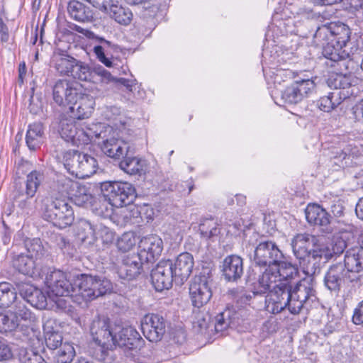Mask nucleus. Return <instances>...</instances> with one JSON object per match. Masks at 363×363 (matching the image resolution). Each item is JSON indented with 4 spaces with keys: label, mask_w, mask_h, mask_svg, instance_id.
<instances>
[{
    "label": "nucleus",
    "mask_w": 363,
    "mask_h": 363,
    "mask_svg": "<svg viewBox=\"0 0 363 363\" xmlns=\"http://www.w3.org/2000/svg\"><path fill=\"white\" fill-rule=\"evenodd\" d=\"M274 267L265 269L257 281L259 293H269L266 299V310L277 314L286 307L292 314H298L303 307L311 306L316 300V292L308 280H301L292 288L288 283L279 281Z\"/></svg>",
    "instance_id": "nucleus-1"
},
{
    "label": "nucleus",
    "mask_w": 363,
    "mask_h": 363,
    "mask_svg": "<svg viewBox=\"0 0 363 363\" xmlns=\"http://www.w3.org/2000/svg\"><path fill=\"white\" fill-rule=\"evenodd\" d=\"M351 31L342 22H330L318 27L314 35L315 41L323 46V55L329 61L337 63L341 68L350 69L354 61L350 58L348 49Z\"/></svg>",
    "instance_id": "nucleus-2"
},
{
    "label": "nucleus",
    "mask_w": 363,
    "mask_h": 363,
    "mask_svg": "<svg viewBox=\"0 0 363 363\" xmlns=\"http://www.w3.org/2000/svg\"><path fill=\"white\" fill-rule=\"evenodd\" d=\"M72 301L79 304L86 303L113 289L112 283L107 279L82 274L74 278Z\"/></svg>",
    "instance_id": "nucleus-3"
},
{
    "label": "nucleus",
    "mask_w": 363,
    "mask_h": 363,
    "mask_svg": "<svg viewBox=\"0 0 363 363\" xmlns=\"http://www.w3.org/2000/svg\"><path fill=\"white\" fill-rule=\"evenodd\" d=\"M43 217L59 228L71 225L74 213L71 203L65 198L45 197L43 200Z\"/></svg>",
    "instance_id": "nucleus-4"
},
{
    "label": "nucleus",
    "mask_w": 363,
    "mask_h": 363,
    "mask_svg": "<svg viewBox=\"0 0 363 363\" xmlns=\"http://www.w3.org/2000/svg\"><path fill=\"white\" fill-rule=\"evenodd\" d=\"M305 215L309 224L318 226L320 231L326 234H342L351 230L350 225L340 220L333 219L330 213L318 204H308L305 210Z\"/></svg>",
    "instance_id": "nucleus-5"
},
{
    "label": "nucleus",
    "mask_w": 363,
    "mask_h": 363,
    "mask_svg": "<svg viewBox=\"0 0 363 363\" xmlns=\"http://www.w3.org/2000/svg\"><path fill=\"white\" fill-rule=\"evenodd\" d=\"M49 297L70 296L74 294V279L71 281L67 274L61 270L48 269L45 277Z\"/></svg>",
    "instance_id": "nucleus-6"
},
{
    "label": "nucleus",
    "mask_w": 363,
    "mask_h": 363,
    "mask_svg": "<svg viewBox=\"0 0 363 363\" xmlns=\"http://www.w3.org/2000/svg\"><path fill=\"white\" fill-rule=\"evenodd\" d=\"M101 192L110 205L122 207L131 202L130 197L135 193L133 185L128 182H108L101 184Z\"/></svg>",
    "instance_id": "nucleus-7"
},
{
    "label": "nucleus",
    "mask_w": 363,
    "mask_h": 363,
    "mask_svg": "<svg viewBox=\"0 0 363 363\" xmlns=\"http://www.w3.org/2000/svg\"><path fill=\"white\" fill-rule=\"evenodd\" d=\"M346 247L347 243L342 238H334L332 240H329L324 237H316L309 252L324 264L341 255Z\"/></svg>",
    "instance_id": "nucleus-8"
},
{
    "label": "nucleus",
    "mask_w": 363,
    "mask_h": 363,
    "mask_svg": "<svg viewBox=\"0 0 363 363\" xmlns=\"http://www.w3.org/2000/svg\"><path fill=\"white\" fill-rule=\"evenodd\" d=\"M359 277L356 274H348L342 263L331 265L324 276V285L333 294L338 295L341 289L349 282H357Z\"/></svg>",
    "instance_id": "nucleus-9"
},
{
    "label": "nucleus",
    "mask_w": 363,
    "mask_h": 363,
    "mask_svg": "<svg viewBox=\"0 0 363 363\" xmlns=\"http://www.w3.org/2000/svg\"><path fill=\"white\" fill-rule=\"evenodd\" d=\"M284 259L282 252L275 242L271 240L259 242L255 247L252 262L259 267H274V266Z\"/></svg>",
    "instance_id": "nucleus-10"
},
{
    "label": "nucleus",
    "mask_w": 363,
    "mask_h": 363,
    "mask_svg": "<svg viewBox=\"0 0 363 363\" xmlns=\"http://www.w3.org/2000/svg\"><path fill=\"white\" fill-rule=\"evenodd\" d=\"M211 273H201L195 276L189 286V294L194 306L200 308L206 304L212 296Z\"/></svg>",
    "instance_id": "nucleus-11"
},
{
    "label": "nucleus",
    "mask_w": 363,
    "mask_h": 363,
    "mask_svg": "<svg viewBox=\"0 0 363 363\" xmlns=\"http://www.w3.org/2000/svg\"><path fill=\"white\" fill-rule=\"evenodd\" d=\"M82 91V86L77 82L66 79L57 81L52 89L54 101L60 106H70L77 99Z\"/></svg>",
    "instance_id": "nucleus-12"
},
{
    "label": "nucleus",
    "mask_w": 363,
    "mask_h": 363,
    "mask_svg": "<svg viewBox=\"0 0 363 363\" xmlns=\"http://www.w3.org/2000/svg\"><path fill=\"white\" fill-rule=\"evenodd\" d=\"M315 89L311 79L297 80L281 92V99L284 104H296L307 97Z\"/></svg>",
    "instance_id": "nucleus-13"
},
{
    "label": "nucleus",
    "mask_w": 363,
    "mask_h": 363,
    "mask_svg": "<svg viewBox=\"0 0 363 363\" xmlns=\"http://www.w3.org/2000/svg\"><path fill=\"white\" fill-rule=\"evenodd\" d=\"M45 344L50 350H57L55 359L56 363H70L75 355V351L72 344L65 342L62 344V337L59 333H51L45 335Z\"/></svg>",
    "instance_id": "nucleus-14"
},
{
    "label": "nucleus",
    "mask_w": 363,
    "mask_h": 363,
    "mask_svg": "<svg viewBox=\"0 0 363 363\" xmlns=\"http://www.w3.org/2000/svg\"><path fill=\"white\" fill-rule=\"evenodd\" d=\"M174 277L173 262L170 260L160 262L151 272L152 284L157 291L169 289Z\"/></svg>",
    "instance_id": "nucleus-15"
},
{
    "label": "nucleus",
    "mask_w": 363,
    "mask_h": 363,
    "mask_svg": "<svg viewBox=\"0 0 363 363\" xmlns=\"http://www.w3.org/2000/svg\"><path fill=\"white\" fill-rule=\"evenodd\" d=\"M165 328L164 319L157 314H147L141 321L142 332L150 342L160 341L165 333Z\"/></svg>",
    "instance_id": "nucleus-16"
},
{
    "label": "nucleus",
    "mask_w": 363,
    "mask_h": 363,
    "mask_svg": "<svg viewBox=\"0 0 363 363\" xmlns=\"http://www.w3.org/2000/svg\"><path fill=\"white\" fill-rule=\"evenodd\" d=\"M90 333L98 347H113L114 328H112L108 319L98 318L92 321Z\"/></svg>",
    "instance_id": "nucleus-17"
},
{
    "label": "nucleus",
    "mask_w": 363,
    "mask_h": 363,
    "mask_svg": "<svg viewBox=\"0 0 363 363\" xmlns=\"http://www.w3.org/2000/svg\"><path fill=\"white\" fill-rule=\"evenodd\" d=\"M143 339L133 327L114 328L113 347H125L129 350L137 349L142 346Z\"/></svg>",
    "instance_id": "nucleus-18"
},
{
    "label": "nucleus",
    "mask_w": 363,
    "mask_h": 363,
    "mask_svg": "<svg viewBox=\"0 0 363 363\" xmlns=\"http://www.w3.org/2000/svg\"><path fill=\"white\" fill-rule=\"evenodd\" d=\"M139 256L146 262H155L163 250V241L156 235L143 238L139 243Z\"/></svg>",
    "instance_id": "nucleus-19"
},
{
    "label": "nucleus",
    "mask_w": 363,
    "mask_h": 363,
    "mask_svg": "<svg viewBox=\"0 0 363 363\" xmlns=\"http://www.w3.org/2000/svg\"><path fill=\"white\" fill-rule=\"evenodd\" d=\"M144 263L146 262L138 253L125 255L118 267L117 273L121 279L132 280L140 274Z\"/></svg>",
    "instance_id": "nucleus-20"
},
{
    "label": "nucleus",
    "mask_w": 363,
    "mask_h": 363,
    "mask_svg": "<svg viewBox=\"0 0 363 363\" xmlns=\"http://www.w3.org/2000/svg\"><path fill=\"white\" fill-rule=\"evenodd\" d=\"M112 131V128L102 123H92L89 125L81 126L78 133V147L96 142V140L104 139L107 133Z\"/></svg>",
    "instance_id": "nucleus-21"
},
{
    "label": "nucleus",
    "mask_w": 363,
    "mask_h": 363,
    "mask_svg": "<svg viewBox=\"0 0 363 363\" xmlns=\"http://www.w3.org/2000/svg\"><path fill=\"white\" fill-rule=\"evenodd\" d=\"M77 96L69 107L72 117L79 120L90 117L94 109V98L89 94L82 93V91Z\"/></svg>",
    "instance_id": "nucleus-22"
},
{
    "label": "nucleus",
    "mask_w": 363,
    "mask_h": 363,
    "mask_svg": "<svg viewBox=\"0 0 363 363\" xmlns=\"http://www.w3.org/2000/svg\"><path fill=\"white\" fill-rule=\"evenodd\" d=\"M328 66L336 68L338 72L334 77H330L328 79V85L330 87H333L335 89H347L352 86V79L350 74L355 67V63L353 65H350V69H346L345 67L342 68L335 62L329 61L326 62Z\"/></svg>",
    "instance_id": "nucleus-23"
},
{
    "label": "nucleus",
    "mask_w": 363,
    "mask_h": 363,
    "mask_svg": "<svg viewBox=\"0 0 363 363\" xmlns=\"http://www.w3.org/2000/svg\"><path fill=\"white\" fill-rule=\"evenodd\" d=\"M13 264L23 274L33 278L43 277V270L39 268L40 262L26 255H18L13 259Z\"/></svg>",
    "instance_id": "nucleus-24"
},
{
    "label": "nucleus",
    "mask_w": 363,
    "mask_h": 363,
    "mask_svg": "<svg viewBox=\"0 0 363 363\" xmlns=\"http://www.w3.org/2000/svg\"><path fill=\"white\" fill-rule=\"evenodd\" d=\"M194 265V257L189 252L179 254L173 263L174 278L179 279L183 283L191 275Z\"/></svg>",
    "instance_id": "nucleus-25"
},
{
    "label": "nucleus",
    "mask_w": 363,
    "mask_h": 363,
    "mask_svg": "<svg viewBox=\"0 0 363 363\" xmlns=\"http://www.w3.org/2000/svg\"><path fill=\"white\" fill-rule=\"evenodd\" d=\"M243 274L242 259L238 255L227 256L223 262V274L229 281H235Z\"/></svg>",
    "instance_id": "nucleus-26"
},
{
    "label": "nucleus",
    "mask_w": 363,
    "mask_h": 363,
    "mask_svg": "<svg viewBox=\"0 0 363 363\" xmlns=\"http://www.w3.org/2000/svg\"><path fill=\"white\" fill-rule=\"evenodd\" d=\"M342 264L348 274L357 275L363 272V248L360 247L347 250Z\"/></svg>",
    "instance_id": "nucleus-27"
},
{
    "label": "nucleus",
    "mask_w": 363,
    "mask_h": 363,
    "mask_svg": "<svg viewBox=\"0 0 363 363\" xmlns=\"http://www.w3.org/2000/svg\"><path fill=\"white\" fill-rule=\"evenodd\" d=\"M101 151L111 158H119L128 152V145L113 137L104 138L101 143L99 142Z\"/></svg>",
    "instance_id": "nucleus-28"
},
{
    "label": "nucleus",
    "mask_w": 363,
    "mask_h": 363,
    "mask_svg": "<svg viewBox=\"0 0 363 363\" xmlns=\"http://www.w3.org/2000/svg\"><path fill=\"white\" fill-rule=\"evenodd\" d=\"M239 324V313L233 308H226L215 317L216 332H223L229 327H234Z\"/></svg>",
    "instance_id": "nucleus-29"
},
{
    "label": "nucleus",
    "mask_w": 363,
    "mask_h": 363,
    "mask_svg": "<svg viewBox=\"0 0 363 363\" xmlns=\"http://www.w3.org/2000/svg\"><path fill=\"white\" fill-rule=\"evenodd\" d=\"M316 236L309 233H298L291 241L293 252L296 258H303L310 252L309 247L313 246Z\"/></svg>",
    "instance_id": "nucleus-30"
},
{
    "label": "nucleus",
    "mask_w": 363,
    "mask_h": 363,
    "mask_svg": "<svg viewBox=\"0 0 363 363\" xmlns=\"http://www.w3.org/2000/svg\"><path fill=\"white\" fill-rule=\"evenodd\" d=\"M107 12L111 18L123 26L129 25L133 19V13L129 8L113 0L109 3Z\"/></svg>",
    "instance_id": "nucleus-31"
},
{
    "label": "nucleus",
    "mask_w": 363,
    "mask_h": 363,
    "mask_svg": "<svg viewBox=\"0 0 363 363\" xmlns=\"http://www.w3.org/2000/svg\"><path fill=\"white\" fill-rule=\"evenodd\" d=\"M67 11L70 17L77 21L90 22L94 18L92 10L76 0H72L69 2Z\"/></svg>",
    "instance_id": "nucleus-32"
},
{
    "label": "nucleus",
    "mask_w": 363,
    "mask_h": 363,
    "mask_svg": "<svg viewBox=\"0 0 363 363\" xmlns=\"http://www.w3.org/2000/svg\"><path fill=\"white\" fill-rule=\"evenodd\" d=\"M44 128L41 123H33L29 125L26 135V142L30 150L38 149L44 141Z\"/></svg>",
    "instance_id": "nucleus-33"
},
{
    "label": "nucleus",
    "mask_w": 363,
    "mask_h": 363,
    "mask_svg": "<svg viewBox=\"0 0 363 363\" xmlns=\"http://www.w3.org/2000/svg\"><path fill=\"white\" fill-rule=\"evenodd\" d=\"M80 127H77L73 118H62L60 121L59 133L65 141L78 146V133Z\"/></svg>",
    "instance_id": "nucleus-34"
},
{
    "label": "nucleus",
    "mask_w": 363,
    "mask_h": 363,
    "mask_svg": "<svg viewBox=\"0 0 363 363\" xmlns=\"http://www.w3.org/2000/svg\"><path fill=\"white\" fill-rule=\"evenodd\" d=\"M22 291L24 299L32 306L38 309L46 308L47 296L40 289L32 285H26Z\"/></svg>",
    "instance_id": "nucleus-35"
},
{
    "label": "nucleus",
    "mask_w": 363,
    "mask_h": 363,
    "mask_svg": "<svg viewBox=\"0 0 363 363\" xmlns=\"http://www.w3.org/2000/svg\"><path fill=\"white\" fill-rule=\"evenodd\" d=\"M299 260L300 267L303 272L309 277L308 279H303V280L311 281L315 290L313 284V276L320 273L322 264L318 259L313 257L311 253H308L303 258H297Z\"/></svg>",
    "instance_id": "nucleus-36"
},
{
    "label": "nucleus",
    "mask_w": 363,
    "mask_h": 363,
    "mask_svg": "<svg viewBox=\"0 0 363 363\" xmlns=\"http://www.w3.org/2000/svg\"><path fill=\"white\" fill-rule=\"evenodd\" d=\"M120 168L130 175H141L146 170L145 161L137 157H125L119 164Z\"/></svg>",
    "instance_id": "nucleus-37"
},
{
    "label": "nucleus",
    "mask_w": 363,
    "mask_h": 363,
    "mask_svg": "<svg viewBox=\"0 0 363 363\" xmlns=\"http://www.w3.org/2000/svg\"><path fill=\"white\" fill-rule=\"evenodd\" d=\"M362 152L357 146L348 145L343 150H337L333 152L334 163L339 167H345L349 164L348 160L359 157Z\"/></svg>",
    "instance_id": "nucleus-38"
},
{
    "label": "nucleus",
    "mask_w": 363,
    "mask_h": 363,
    "mask_svg": "<svg viewBox=\"0 0 363 363\" xmlns=\"http://www.w3.org/2000/svg\"><path fill=\"white\" fill-rule=\"evenodd\" d=\"M54 67L61 75H70L77 60L69 55L55 53L52 57Z\"/></svg>",
    "instance_id": "nucleus-39"
},
{
    "label": "nucleus",
    "mask_w": 363,
    "mask_h": 363,
    "mask_svg": "<svg viewBox=\"0 0 363 363\" xmlns=\"http://www.w3.org/2000/svg\"><path fill=\"white\" fill-rule=\"evenodd\" d=\"M352 94L353 90L351 92L347 91L346 94H343L340 91L330 92L328 96H323L318 101V106L324 112H330L341 103L342 94L344 95V98H346L349 94Z\"/></svg>",
    "instance_id": "nucleus-40"
},
{
    "label": "nucleus",
    "mask_w": 363,
    "mask_h": 363,
    "mask_svg": "<svg viewBox=\"0 0 363 363\" xmlns=\"http://www.w3.org/2000/svg\"><path fill=\"white\" fill-rule=\"evenodd\" d=\"M274 268L277 273L279 281L281 282H286L289 284L288 280L294 279L298 274V270L296 265L291 264L289 262L281 259V261L274 266Z\"/></svg>",
    "instance_id": "nucleus-41"
},
{
    "label": "nucleus",
    "mask_w": 363,
    "mask_h": 363,
    "mask_svg": "<svg viewBox=\"0 0 363 363\" xmlns=\"http://www.w3.org/2000/svg\"><path fill=\"white\" fill-rule=\"evenodd\" d=\"M93 38L101 43V45H95L93 48V51L96 56V58L106 67H111L113 66V62L109 58L106 57L105 52H107V49L108 48L115 49L116 45L112 42L98 35H95Z\"/></svg>",
    "instance_id": "nucleus-42"
},
{
    "label": "nucleus",
    "mask_w": 363,
    "mask_h": 363,
    "mask_svg": "<svg viewBox=\"0 0 363 363\" xmlns=\"http://www.w3.org/2000/svg\"><path fill=\"white\" fill-rule=\"evenodd\" d=\"M199 232L206 240L217 238L220 233L218 220L213 218H203L199 225Z\"/></svg>",
    "instance_id": "nucleus-43"
},
{
    "label": "nucleus",
    "mask_w": 363,
    "mask_h": 363,
    "mask_svg": "<svg viewBox=\"0 0 363 363\" xmlns=\"http://www.w3.org/2000/svg\"><path fill=\"white\" fill-rule=\"evenodd\" d=\"M77 235L82 242L92 243L96 240V230L88 220L81 219L77 224Z\"/></svg>",
    "instance_id": "nucleus-44"
},
{
    "label": "nucleus",
    "mask_w": 363,
    "mask_h": 363,
    "mask_svg": "<svg viewBox=\"0 0 363 363\" xmlns=\"http://www.w3.org/2000/svg\"><path fill=\"white\" fill-rule=\"evenodd\" d=\"M80 159L79 172L78 173L79 178L89 177L96 172L98 162L94 157L88 154L82 153Z\"/></svg>",
    "instance_id": "nucleus-45"
},
{
    "label": "nucleus",
    "mask_w": 363,
    "mask_h": 363,
    "mask_svg": "<svg viewBox=\"0 0 363 363\" xmlns=\"http://www.w3.org/2000/svg\"><path fill=\"white\" fill-rule=\"evenodd\" d=\"M17 301V293L8 282L0 283V308L9 307Z\"/></svg>",
    "instance_id": "nucleus-46"
},
{
    "label": "nucleus",
    "mask_w": 363,
    "mask_h": 363,
    "mask_svg": "<svg viewBox=\"0 0 363 363\" xmlns=\"http://www.w3.org/2000/svg\"><path fill=\"white\" fill-rule=\"evenodd\" d=\"M82 152L79 151H67L64 154V166L72 175L78 177Z\"/></svg>",
    "instance_id": "nucleus-47"
},
{
    "label": "nucleus",
    "mask_w": 363,
    "mask_h": 363,
    "mask_svg": "<svg viewBox=\"0 0 363 363\" xmlns=\"http://www.w3.org/2000/svg\"><path fill=\"white\" fill-rule=\"evenodd\" d=\"M18 325V320L11 311L0 308V333L13 331Z\"/></svg>",
    "instance_id": "nucleus-48"
},
{
    "label": "nucleus",
    "mask_w": 363,
    "mask_h": 363,
    "mask_svg": "<svg viewBox=\"0 0 363 363\" xmlns=\"http://www.w3.org/2000/svg\"><path fill=\"white\" fill-rule=\"evenodd\" d=\"M70 197L74 203L79 206H86L91 203L93 196L85 187L79 183V186L71 193Z\"/></svg>",
    "instance_id": "nucleus-49"
},
{
    "label": "nucleus",
    "mask_w": 363,
    "mask_h": 363,
    "mask_svg": "<svg viewBox=\"0 0 363 363\" xmlns=\"http://www.w3.org/2000/svg\"><path fill=\"white\" fill-rule=\"evenodd\" d=\"M43 178V174L38 171L30 172L27 175L26 194L34 196Z\"/></svg>",
    "instance_id": "nucleus-50"
},
{
    "label": "nucleus",
    "mask_w": 363,
    "mask_h": 363,
    "mask_svg": "<svg viewBox=\"0 0 363 363\" xmlns=\"http://www.w3.org/2000/svg\"><path fill=\"white\" fill-rule=\"evenodd\" d=\"M79 186V182L72 180L65 176H60L54 184L61 194H66L70 197L71 193Z\"/></svg>",
    "instance_id": "nucleus-51"
},
{
    "label": "nucleus",
    "mask_w": 363,
    "mask_h": 363,
    "mask_svg": "<svg viewBox=\"0 0 363 363\" xmlns=\"http://www.w3.org/2000/svg\"><path fill=\"white\" fill-rule=\"evenodd\" d=\"M116 347H98L95 352V358L102 363H113L117 359L114 350Z\"/></svg>",
    "instance_id": "nucleus-52"
},
{
    "label": "nucleus",
    "mask_w": 363,
    "mask_h": 363,
    "mask_svg": "<svg viewBox=\"0 0 363 363\" xmlns=\"http://www.w3.org/2000/svg\"><path fill=\"white\" fill-rule=\"evenodd\" d=\"M26 249L28 254L26 255L32 257L38 262L44 255L45 250L42 242L38 238H35L26 242Z\"/></svg>",
    "instance_id": "nucleus-53"
},
{
    "label": "nucleus",
    "mask_w": 363,
    "mask_h": 363,
    "mask_svg": "<svg viewBox=\"0 0 363 363\" xmlns=\"http://www.w3.org/2000/svg\"><path fill=\"white\" fill-rule=\"evenodd\" d=\"M70 76L81 81H88L91 77V70L87 65L77 60Z\"/></svg>",
    "instance_id": "nucleus-54"
},
{
    "label": "nucleus",
    "mask_w": 363,
    "mask_h": 363,
    "mask_svg": "<svg viewBox=\"0 0 363 363\" xmlns=\"http://www.w3.org/2000/svg\"><path fill=\"white\" fill-rule=\"evenodd\" d=\"M137 240V238L133 233H125L118 239L117 247L121 251H128L135 245Z\"/></svg>",
    "instance_id": "nucleus-55"
},
{
    "label": "nucleus",
    "mask_w": 363,
    "mask_h": 363,
    "mask_svg": "<svg viewBox=\"0 0 363 363\" xmlns=\"http://www.w3.org/2000/svg\"><path fill=\"white\" fill-rule=\"evenodd\" d=\"M18 320V318L23 320H34L35 316L32 312L26 308L23 301H17L14 305V311L12 312Z\"/></svg>",
    "instance_id": "nucleus-56"
},
{
    "label": "nucleus",
    "mask_w": 363,
    "mask_h": 363,
    "mask_svg": "<svg viewBox=\"0 0 363 363\" xmlns=\"http://www.w3.org/2000/svg\"><path fill=\"white\" fill-rule=\"evenodd\" d=\"M33 197L26 195V198L17 201L18 207L26 214L33 213L35 209V201L33 200Z\"/></svg>",
    "instance_id": "nucleus-57"
},
{
    "label": "nucleus",
    "mask_w": 363,
    "mask_h": 363,
    "mask_svg": "<svg viewBox=\"0 0 363 363\" xmlns=\"http://www.w3.org/2000/svg\"><path fill=\"white\" fill-rule=\"evenodd\" d=\"M13 357L12 349L8 341L0 336V361H7Z\"/></svg>",
    "instance_id": "nucleus-58"
},
{
    "label": "nucleus",
    "mask_w": 363,
    "mask_h": 363,
    "mask_svg": "<svg viewBox=\"0 0 363 363\" xmlns=\"http://www.w3.org/2000/svg\"><path fill=\"white\" fill-rule=\"evenodd\" d=\"M98 233L105 245H110L115 240L116 236L114 232L106 226H100L98 229Z\"/></svg>",
    "instance_id": "nucleus-59"
},
{
    "label": "nucleus",
    "mask_w": 363,
    "mask_h": 363,
    "mask_svg": "<svg viewBox=\"0 0 363 363\" xmlns=\"http://www.w3.org/2000/svg\"><path fill=\"white\" fill-rule=\"evenodd\" d=\"M106 200L108 199L104 198L103 201L99 200V201H95V210L97 214L100 216H108L112 212L113 206L110 205L109 201L107 202Z\"/></svg>",
    "instance_id": "nucleus-60"
},
{
    "label": "nucleus",
    "mask_w": 363,
    "mask_h": 363,
    "mask_svg": "<svg viewBox=\"0 0 363 363\" xmlns=\"http://www.w3.org/2000/svg\"><path fill=\"white\" fill-rule=\"evenodd\" d=\"M352 320L355 325L363 323V300L354 308Z\"/></svg>",
    "instance_id": "nucleus-61"
},
{
    "label": "nucleus",
    "mask_w": 363,
    "mask_h": 363,
    "mask_svg": "<svg viewBox=\"0 0 363 363\" xmlns=\"http://www.w3.org/2000/svg\"><path fill=\"white\" fill-rule=\"evenodd\" d=\"M116 82L122 85L125 90L129 92H133L136 89V80L135 79H128L125 78L116 79Z\"/></svg>",
    "instance_id": "nucleus-62"
},
{
    "label": "nucleus",
    "mask_w": 363,
    "mask_h": 363,
    "mask_svg": "<svg viewBox=\"0 0 363 363\" xmlns=\"http://www.w3.org/2000/svg\"><path fill=\"white\" fill-rule=\"evenodd\" d=\"M22 361L23 363H47L41 355L33 352L27 353Z\"/></svg>",
    "instance_id": "nucleus-63"
},
{
    "label": "nucleus",
    "mask_w": 363,
    "mask_h": 363,
    "mask_svg": "<svg viewBox=\"0 0 363 363\" xmlns=\"http://www.w3.org/2000/svg\"><path fill=\"white\" fill-rule=\"evenodd\" d=\"M30 101L28 106L30 112L33 114L39 113L43 108L42 101L38 98L35 99L33 96L30 98Z\"/></svg>",
    "instance_id": "nucleus-64"
}]
</instances>
